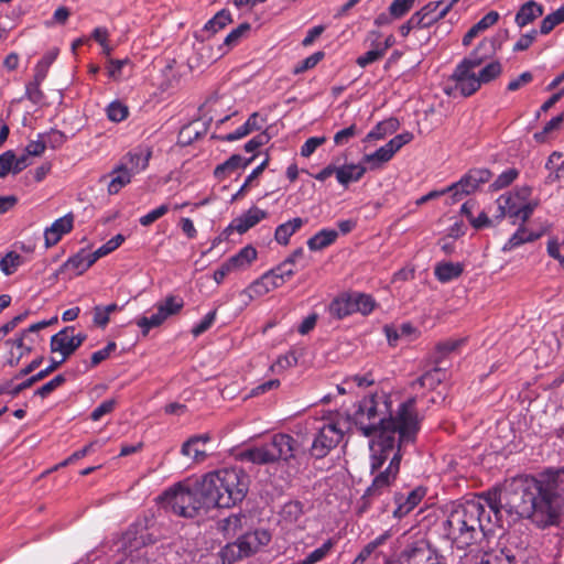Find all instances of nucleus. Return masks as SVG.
<instances>
[{
  "label": "nucleus",
  "instance_id": "f257e3e1",
  "mask_svg": "<svg viewBox=\"0 0 564 564\" xmlns=\"http://www.w3.org/2000/svg\"><path fill=\"white\" fill-rule=\"evenodd\" d=\"M505 511L512 521L525 519L539 529L558 527L564 514V466L522 475L455 505L443 524L445 536L459 550L477 543L490 531L491 513Z\"/></svg>",
  "mask_w": 564,
  "mask_h": 564
},
{
  "label": "nucleus",
  "instance_id": "f03ea898",
  "mask_svg": "<svg viewBox=\"0 0 564 564\" xmlns=\"http://www.w3.org/2000/svg\"><path fill=\"white\" fill-rule=\"evenodd\" d=\"M416 398L412 397L402 402L395 414H386L389 411L387 397L372 393L362 398L348 414V420L366 437L380 436L381 443L390 447L392 435L398 433L399 445H409L415 442L420 431V419L416 410Z\"/></svg>",
  "mask_w": 564,
  "mask_h": 564
},
{
  "label": "nucleus",
  "instance_id": "7ed1b4c3",
  "mask_svg": "<svg viewBox=\"0 0 564 564\" xmlns=\"http://www.w3.org/2000/svg\"><path fill=\"white\" fill-rule=\"evenodd\" d=\"M249 489V477L239 468H223L200 479V492L212 507L231 508L241 502Z\"/></svg>",
  "mask_w": 564,
  "mask_h": 564
},
{
  "label": "nucleus",
  "instance_id": "20e7f679",
  "mask_svg": "<svg viewBox=\"0 0 564 564\" xmlns=\"http://www.w3.org/2000/svg\"><path fill=\"white\" fill-rule=\"evenodd\" d=\"M306 457L304 446L293 436L285 433L274 434L269 443L248 448L241 453L243 460L253 464H269L282 459L286 463L295 462L301 465Z\"/></svg>",
  "mask_w": 564,
  "mask_h": 564
},
{
  "label": "nucleus",
  "instance_id": "39448f33",
  "mask_svg": "<svg viewBox=\"0 0 564 564\" xmlns=\"http://www.w3.org/2000/svg\"><path fill=\"white\" fill-rule=\"evenodd\" d=\"M161 499L166 509L184 518H194L200 510L212 508L200 492V480L192 487L177 484L165 490Z\"/></svg>",
  "mask_w": 564,
  "mask_h": 564
},
{
  "label": "nucleus",
  "instance_id": "423d86ee",
  "mask_svg": "<svg viewBox=\"0 0 564 564\" xmlns=\"http://www.w3.org/2000/svg\"><path fill=\"white\" fill-rule=\"evenodd\" d=\"M153 542L149 519L137 520L123 535L124 556L117 564H150L147 547Z\"/></svg>",
  "mask_w": 564,
  "mask_h": 564
},
{
  "label": "nucleus",
  "instance_id": "0eeeda50",
  "mask_svg": "<svg viewBox=\"0 0 564 564\" xmlns=\"http://www.w3.org/2000/svg\"><path fill=\"white\" fill-rule=\"evenodd\" d=\"M402 454L395 452L383 471L373 475L371 485L366 489L360 499L359 512L369 510L371 505L386 494L390 492L392 484L395 481L400 471V462Z\"/></svg>",
  "mask_w": 564,
  "mask_h": 564
},
{
  "label": "nucleus",
  "instance_id": "6e6552de",
  "mask_svg": "<svg viewBox=\"0 0 564 564\" xmlns=\"http://www.w3.org/2000/svg\"><path fill=\"white\" fill-rule=\"evenodd\" d=\"M497 215L495 219L500 221L505 217H508L511 224H517L520 220L525 224L532 216L535 208L539 206L538 200H530L528 203H521L517 200L516 196H503L500 195L497 200Z\"/></svg>",
  "mask_w": 564,
  "mask_h": 564
},
{
  "label": "nucleus",
  "instance_id": "1a4fd4ad",
  "mask_svg": "<svg viewBox=\"0 0 564 564\" xmlns=\"http://www.w3.org/2000/svg\"><path fill=\"white\" fill-rule=\"evenodd\" d=\"M400 564H446V560L424 541L409 543L399 554Z\"/></svg>",
  "mask_w": 564,
  "mask_h": 564
},
{
  "label": "nucleus",
  "instance_id": "9d476101",
  "mask_svg": "<svg viewBox=\"0 0 564 564\" xmlns=\"http://www.w3.org/2000/svg\"><path fill=\"white\" fill-rule=\"evenodd\" d=\"M74 326H66L51 337V351L62 356L61 360H55V362L64 364L86 340V334H74Z\"/></svg>",
  "mask_w": 564,
  "mask_h": 564
},
{
  "label": "nucleus",
  "instance_id": "9b49d317",
  "mask_svg": "<svg viewBox=\"0 0 564 564\" xmlns=\"http://www.w3.org/2000/svg\"><path fill=\"white\" fill-rule=\"evenodd\" d=\"M343 430L338 423H325L319 427L310 449V455L316 459H322L335 448L343 440Z\"/></svg>",
  "mask_w": 564,
  "mask_h": 564
},
{
  "label": "nucleus",
  "instance_id": "f8f14e48",
  "mask_svg": "<svg viewBox=\"0 0 564 564\" xmlns=\"http://www.w3.org/2000/svg\"><path fill=\"white\" fill-rule=\"evenodd\" d=\"M492 174L488 169H470L460 180L448 186L453 193V203L458 202L464 195L476 192L480 185L488 183Z\"/></svg>",
  "mask_w": 564,
  "mask_h": 564
},
{
  "label": "nucleus",
  "instance_id": "ddd939ff",
  "mask_svg": "<svg viewBox=\"0 0 564 564\" xmlns=\"http://www.w3.org/2000/svg\"><path fill=\"white\" fill-rule=\"evenodd\" d=\"M451 79L454 82L453 89L458 91L463 97L474 95L481 87L475 72L459 64L456 65Z\"/></svg>",
  "mask_w": 564,
  "mask_h": 564
},
{
  "label": "nucleus",
  "instance_id": "4468645a",
  "mask_svg": "<svg viewBox=\"0 0 564 564\" xmlns=\"http://www.w3.org/2000/svg\"><path fill=\"white\" fill-rule=\"evenodd\" d=\"M389 436L392 437L393 440V443L391 444L390 447H387L384 446L383 443H381L380 436H377V440L373 442L371 446V451L373 452L370 460L371 475H376L379 471H383L382 467L384 463L390 458L391 453L394 454L395 452L399 451V453L401 454V448L404 445H399L398 433H393L392 435Z\"/></svg>",
  "mask_w": 564,
  "mask_h": 564
},
{
  "label": "nucleus",
  "instance_id": "2eb2a0df",
  "mask_svg": "<svg viewBox=\"0 0 564 564\" xmlns=\"http://www.w3.org/2000/svg\"><path fill=\"white\" fill-rule=\"evenodd\" d=\"M498 40L496 37H486L479 42L477 47L458 64L474 70L479 67L486 59L495 55L498 46Z\"/></svg>",
  "mask_w": 564,
  "mask_h": 564
},
{
  "label": "nucleus",
  "instance_id": "dca6fc26",
  "mask_svg": "<svg viewBox=\"0 0 564 564\" xmlns=\"http://www.w3.org/2000/svg\"><path fill=\"white\" fill-rule=\"evenodd\" d=\"M272 539V535L267 529H256L250 532L241 534L237 541L240 544L242 554L248 557L267 546Z\"/></svg>",
  "mask_w": 564,
  "mask_h": 564
},
{
  "label": "nucleus",
  "instance_id": "f3484780",
  "mask_svg": "<svg viewBox=\"0 0 564 564\" xmlns=\"http://www.w3.org/2000/svg\"><path fill=\"white\" fill-rule=\"evenodd\" d=\"M267 217L268 213L265 210H262L257 206H252L241 216L236 217L226 228V231H237L238 234L242 235Z\"/></svg>",
  "mask_w": 564,
  "mask_h": 564
},
{
  "label": "nucleus",
  "instance_id": "a211bd4d",
  "mask_svg": "<svg viewBox=\"0 0 564 564\" xmlns=\"http://www.w3.org/2000/svg\"><path fill=\"white\" fill-rule=\"evenodd\" d=\"M61 367V362H55V359H51V364L45 368L39 371L35 375H30V378L24 380L23 382L12 387L10 382L4 383L3 386H0V394H10L12 398L17 397L20 392L23 390L32 387L34 383L43 380L48 375L54 372L56 369Z\"/></svg>",
  "mask_w": 564,
  "mask_h": 564
},
{
  "label": "nucleus",
  "instance_id": "6ab92c4d",
  "mask_svg": "<svg viewBox=\"0 0 564 564\" xmlns=\"http://www.w3.org/2000/svg\"><path fill=\"white\" fill-rule=\"evenodd\" d=\"M52 322H39L29 326V328L24 329L19 337L14 339H8L6 341L7 346L11 348L15 347L18 352H23V357L29 355L33 350V345L35 343L34 334L39 330L48 326Z\"/></svg>",
  "mask_w": 564,
  "mask_h": 564
},
{
  "label": "nucleus",
  "instance_id": "aec40b11",
  "mask_svg": "<svg viewBox=\"0 0 564 564\" xmlns=\"http://www.w3.org/2000/svg\"><path fill=\"white\" fill-rule=\"evenodd\" d=\"M285 282L272 268L249 286V292L251 295L262 296L282 286Z\"/></svg>",
  "mask_w": 564,
  "mask_h": 564
},
{
  "label": "nucleus",
  "instance_id": "412c9836",
  "mask_svg": "<svg viewBox=\"0 0 564 564\" xmlns=\"http://www.w3.org/2000/svg\"><path fill=\"white\" fill-rule=\"evenodd\" d=\"M425 494V488L416 487L409 491L405 498H403V496L395 497L397 508L393 510V516L395 518H402L410 513L421 502Z\"/></svg>",
  "mask_w": 564,
  "mask_h": 564
},
{
  "label": "nucleus",
  "instance_id": "4be33fe9",
  "mask_svg": "<svg viewBox=\"0 0 564 564\" xmlns=\"http://www.w3.org/2000/svg\"><path fill=\"white\" fill-rule=\"evenodd\" d=\"M366 172L367 167L364 165L362 161L360 163L344 164L337 166L336 180L346 188L350 183L360 181Z\"/></svg>",
  "mask_w": 564,
  "mask_h": 564
},
{
  "label": "nucleus",
  "instance_id": "5701e85b",
  "mask_svg": "<svg viewBox=\"0 0 564 564\" xmlns=\"http://www.w3.org/2000/svg\"><path fill=\"white\" fill-rule=\"evenodd\" d=\"M544 13V8L542 4L538 3L534 0H529L524 2L520 9L518 10L514 23L520 28H524L531 24L535 19L542 17Z\"/></svg>",
  "mask_w": 564,
  "mask_h": 564
},
{
  "label": "nucleus",
  "instance_id": "b1692460",
  "mask_svg": "<svg viewBox=\"0 0 564 564\" xmlns=\"http://www.w3.org/2000/svg\"><path fill=\"white\" fill-rule=\"evenodd\" d=\"M110 182L108 183V193L110 195L118 194L124 186L131 183L134 176L126 165L118 163L109 174Z\"/></svg>",
  "mask_w": 564,
  "mask_h": 564
},
{
  "label": "nucleus",
  "instance_id": "393cba45",
  "mask_svg": "<svg viewBox=\"0 0 564 564\" xmlns=\"http://www.w3.org/2000/svg\"><path fill=\"white\" fill-rule=\"evenodd\" d=\"M464 272V264L459 262L441 261L435 264L434 275L441 283H448L458 279Z\"/></svg>",
  "mask_w": 564,
  "mask_h": 564
},
{
  "label": "nucleus",
  "instance_id": "a878e982",
  "mask_svg": "<svg viewBox=\"0 0 564 564\" xmlns=\"http://www.w3.org/2000/svg\"><path fill=\"white\" fill-rule=\"evenodd\" d=\"M263 122L264 119L261 118L258 112H253L249 116V118L242 126L238 127L234 132L223 137L221 140L227 142L240 140L250 134L252 131L260 130L262 128Z\"/></svg>",
  "mask_w": 564,
  "mask_h": 564
},
{
  "label": "nucleus",
  "instance_id": "bb28decb",
  "mask_svg": "<svg viewBox=\"0 0 564 564\" xmlns=\"http://www.w3.org/2000/svg\"><path fill=\"white\" fill-rule=\"evenodd\" d=\"M248 517L245 513H231L225 519L218 521V530L226 538H234L237 535L245 525L247 524Z\"/></svg>",
  "mask_w": 564,
  "mask_h": 564
},
{
  "label": "nucleus",
  "instance_id": "cd10ccee",
  "mask_svg": "<svg viewBox=\"0 0 564 564\" xmlns=\"http://www.w3.org/2000/svg\"><path fill=\"white\" fill-rule=\"evenodd\" d=\"M499 18L500 15L497 11H489L487 14H485L477 23H475L466 32L462 41L463 45H470L475 37H477L481 32H485L487 29L496 24Z\"/></svg>",
  "mask_w": 564,
  "mask_h": 564
},
{
  "label": "nucleus",
  "instance_id": "c85d7f7f",
  "mask_svg": "<svg viewBox=\"0 0 564 564\" xmlns=\"http://www.w3.org/2000/svg\"><path fill=\"white\" fill-rule=\"evenodd\" d=\"M96 261L97 259H95L94 252L80 250L75 256L70 257L63 267L67 270H72L75 275H80L86 272Z\"/></svg>",
  "mask_w": 564,
  "mask_h": 564
},
{
  "label": "nucleus",
  "instance_id": "c756f323",
  "mask_svg": "<svg viewBox=\"0 0 564 564\" xmlns=\"http://www.w3.org/2000/svg\"><path fill=\"white\" fill-rule=\"evenodd\" d=\"M305 224L301 217L288 220L275 228L274 240L281 246H288L291 237L297 232Z\"/></svg>",
  "mask_w": 564,
  "mask_h": 564
},
{
  "label": "nucleus",
  "instance_id": "7c9ffc66",
  "mask_svg": "<svg viewBox=\"0 0 564 564\" xmlns=\"http://www.w3.org/2000/svg\"><path fill=\"white\" fill-rule=\"evenodd\" d=\"M258 252L254 247L248 245L240 249L236 254L227 259L232 271H241L250 267V264L257 259Z\"/></svg>",
  "mask_w": 564,
  "mask_h": 564
},
{
  "label": "nucleus",
  "instance_id": "2f4dec72",
  "mask_svg": "<svg viewBox=\"0 0 564 564\" xmlns=\"http://www.w3.org/2000/svg\"><path fill=\"white\" fill-rule=\"evenodd\" d=\"M337 238L338 231L323 228L307 240V247L311 251H319L332 246Z\"/></svg>",
  "mask_w": 564,
  "mask_h": 564
},
{
  "label": "nucleus",
  "instance_id": "473e14b6",
  "mask_svg": "<svg viewBox=\"0 0 564 564\" xmlns=\"http://www.w3.org/2000/svg\"><path fill=\"white\" fill-rule=\"evenodd\" d=\"M329 314L341 319L355 313L351 294H345L334 299L328 307Z\"/></svg>",
  "mask_w": 564,
  "mask_h": 564
},
{
  "label": "nucleus",
  "instance_id": "72a5a7b5",
  "mask_svg": "<svg viewBox=\"0 0 564 564\" xmlns=\"http://www.w3.org/2000/svg\"><path fill=\"white\" fill-rule=\"evenodd\" d=\"M446 378V371L435 365L432 370L424 372L420 378H417L413 383V388L419 386L420 388H427L430 390L435 389L441 382H443Z\"/></svg>",
  "mask_w": 564,
  "mask_h": 564
},
{
  "label": "nucleus",
  "instance_id": "f704fd0d",
  "mask_svg": "<svg viewBox=\"0 0 564 564\" xmlns=\"http://www.w3.org/2000/svg\"><path fill=\"white\" fill-rule=\"evenodd\" d=\"M541 237L540 234L529 232L524 224L521 223L517 231L503 245L502 251H511L525 242H532Z\"/></svg>",
  "mask_w": 564,
  "mask_h": 564
},
{
  "label": "nucleus",
  "instance_id": "c9c22d12",
  "mask_svg": "<svg viewBox=\"0 0 564 564\" xmlns=\"http://www.w3.org/2000/svg\"><path fill=\"white\" fill-rule=\"evenodd\" d=\"M393 158L392 152L387 144L380 147L373 153L365 154L361 159L362 163L368 164L370 170H378L384 163L389 162Z\"/></svg>",
  "mask_w": 564,
  "mask_h": 564
},
{
  "label": "nucleus",
  "instance_id": "e433bc0d",
  "mask_svg": "<svg viewBox=\"0 0 564 564\" xmlns=\"http://www.w3.org/2000/svg\"><path fill=\"white\" fill-rule=\"evenodd\" d=\"M126 165L133 175L144 171L149 164V156H144L141 152H128L119 162Z\"/></svg>",
  "mask_w": 564,
  "mask_h": 564
},
{
  "label": "nucleus",
  "instance_id": "4c0bfd02",
  "mask_svg": "<svg viewBox=\"0 0 564 564\" xmlns=\"http://www.w3.org/2000/svg\"><path fill=\"white\" fill-rule=\"evenodd\" d=\"M457 1L458 0H452L451 2L447 3L444 1H432L424 6L421 10L423 11V13H426V17L433 20L434 24L448 13V11Z\"/></svg>",
  "mask_w": 564,
  "mask_h": 564
},
{
  "label": "nucleus",
  "instance_id": "58836bf2",
  "mask_svg": "<svg viewBox=\"0 0 564 564\" xmlns=\"http://www.w3.org/2000/svg\"><path fill=\"white\" fill-rule=\"evenodd\" d=\"M184 307V301L176 295H167L162 302L156 303V310L167 319L170 316L178 314Z\"/></svg>",
  "mask_w": 564,
  "mask_h": 564
},
{
  "label": "nucleus",
  "instance_id": "ea45409f",
  "mask_svg": "<svg viewBox=\"0 0 564 564\" xmlns=\"http://www.w3.org/2000/svg\"><path fill=\"white\" fill-rule=\"evenodd\" d=\"M398 127L399 121L395 118L381 121L377 123L371 131L368 132L365 140L370 141L383 139L387 134L394 132Z\"/></svg>",
  "mask_w": 564,
  "mask_h": 564
},
{
  "label": "nucleus",
  "instance_id": "a19ab883",
  "mask_svg": "<svg viewBox=\"0 0 564 564\" xmlns=\"http://www.w3.org/2000/svg\"><path fill=\"white\" fill-rule=\"evenodd\" d=\"M464 340L462 339H447L436 345L435 351L432 356L433 364L440 365L451 352L455 351Z\"/></svg>",
  "mask_w": 564,
  "mask_h": 564
},
{
  "label": "nucleus",
  "instance_id": "79ce46f5",
  "mask_svg": "<svg viewBox=\"0 0 564 564\" xmlns=\"http://www.w3.org/2000/svg\"><path fill=\"white\" fill-rule=\"evenodd\" d=\"M564 22V6L560 7L554 12L544 17L541 21L540 29L538 32L542 35H547L551 33L557 25Z\"/></svg>",
  "mask_w": 564,
  "mask_h": 564
},
{
  "label": "nucleus",
  "instance_id": "37998d69",
  "mask_svg": "<svg viewBox=\"0 0 564 564\" xmlns=\"http://www.w3.org/2000/svg\"><path fill=\"white\" fill-rule=\"evenodd\" d=\"M231 22V13L228 10L223 9L219 12H217L210 20L207 21V23L204 26V30L215 34L218 31L225 29Z\"/></svg>",
  "mask_w": 564,
  "mask_h": 564
},
{
  "label": "nucleus",
  "instance_id": "c03bdc74",
  "mask_svg": "<svg viewBox=\"0 0 564 564\" xmlns=\"http://www.w3.org/2000/svg\"><path fill=\"white\" fill-rule=\"evenodd\" d=\"M355 313L370 314L375 308V300L369 294L351 293Z\"/></svg>",
  "mask_w": 564,
  "mask_h": 564
},
{
  "label": "nucleus",
  "instance_id": "a18cd8bd",
  "mask_svg": "<svg viewBox=\"0 0 564 564\" xmlns=\"http://www.w3.org/2000/svg\"><path fill=\"white\" fill-rule=\"evenodd\" d=\"M165 321V316L158 310L156 313L152 314L150 317L141 316L137 318L135 324L141 329L143 336H147L150 329L161 326Z\"/></svg>",
  "mask_w": 564,
  "mask_h": 564
},
{
  "label": "nucleus",
  "instance_id": "49530a36",
  "mask_svg": "<svg viewBox=\"0 0 564 564\" xmlns=\"http://www.w3.org/2000/svg\"><path fill=\"white\" fill-rule=\"evenodd\" d=\"M502 72L501 63L498 61H492L485 65L478 73L477 78L482 84H488L500 76Z\"/></svg>",
  "mask_w": 564,
  "mask_h": 564
},
{
  "label": "nucleus",
  "instance_id": "de8ad7c7",
  "mask_svg": "<svg viewBox=\"0 0 564 564\" xmlns=\"http://www.w3.org/2000/svg\"><path fill=\"white\" fill-rule=\"evenodd\" d=\"M299 362V354L296 350H289L286 354L279 356L276 361L270 367L273 372H281L296 366Z\"/></svg>",
  "mask_w": 564,
  "mask_h": 564
},
{
  "label": "nucleus",
  "instance_id": "09e8293b",
  "mask_svg": "<svg viewBox=\"0 0 564 564\" xmlns=\"http://www.w3.org/2000/svg\"><path fill=\"white\" fill-rule=\"evenodd\" d=\"M334 546L332 540H327L322 546L315 549L313 552L307 554L303 560L297 561L295 564H315L324 560Z\"/></svg>",
  "mask_w": 564,
  "mask_h": 564
},
{
  "label": "nucleus",
  "instance_id": "8fccbe9b",
  "mask_svg": "<svg viewBox=\"0 0 564 564\" xmlns=\"http://www.w3.org/2000/svg\"><path fill=\"white\" fill-rule=\"evenodd\" d=\"M107 118L112 122H121L129 116V108L119 100L111 101L106 108Z\"/></svg>",
  "mask_w": 564,
  "mask_h": 564
},
{
  "label": "nucleus",
  "instance_id": "3c124183",
  "mask_svg": "<svg viewBox=\"0 0 564 564\" xmlns=\"http://www.w3.org/2000/svg\"><path fill=\"white\" fill-rule=\"evenodd\" d=\"M220 556L224 563L232 564L234 562L248 557L246 554H242V550L238 541L227 543L220 551Z\"/></svg>",
  "mask_w": 564,
  "mask_h": 564
},
{
  "label": "nucleus",
  "instance_id": "603ef678",
  "mask_svg": "<svg viewBox=\"0 0 564 564\" xmlns=\"http://www.w3.org/2000/svg\"><path fill=\"white\" fill-rule=\"evenodd\" d=\"M325 56V53L323 51H317L313 53L312 55L307 56L303 61L299 62L292 73L294 75L303 74L310 69H313Z\"/></svg>",
  "mask_w": 564,
  "mask_h": 564
},
{
  "label": "nucleus",
  "instance_id": "864d4df0",
  "mask_svg": "<svg viewBox=\"0 0 564 564\" xmlns=\"http://www.w3.org/2000/svg\"><path fill=\"white\" fill-rule=\"evenodd\" d=\"M478 564H516L514 556L505 553L503 550L499 552H486L481 556Z\"/></svg>",
  "mask_w": 564,
  "mask_h": 564
},
{
  "label": "nucleus",
  "instance_id": "5fc2aeb1",
  "mask_svg": "<svg viewBox=\"0 0 564 564\" xmlns=\"http://www.w3.org/2000/svg\"><path fill=\"white\" fill-rule=\"evenodd\" d=\"M56 56V52H48L36 63L34 67V77L37 80H44L46 78L48 69Z\"/></svg>",
  "mask_w": 564,
  "mask_h": 564
},
{
  "label": "nucleus",
  "instance_id": "6e6d98bb",
  "mask_svg": "<svg viewBox=\"0 0 564 564\" xmlns=\"http://www.w3.org/2000/svg\"><path fill=\"white\" fill-rule=\"evenodd\" d=\"M518 176L519 171L514 167H510L498 175V177L491 183L490 187L494 191L502 189L512 184L518 178Z\"/></svg>",
  "mask_w": 564,
  "mask_h": 564
},
{
  "label": "nucleus",
  "instance_id": "4d7b16f0",
  "mask_svg": "<svg viewBox=\"0 0 564 564\" xmlns=\"http://www.w3.org/2000/svg\"><path fill=\"white\" fill-rule=\"evenodd\" d=\"M564 122V112L552 118L550 121L545 123L542 131L535 132L533 138L536 142H545L547 134L551 132L558 130L561 128V124Z\"/></svg>",
  "mask_w": 564,
  "mask_h": 564
},
{
  "label": "nucleus",
  "instance_id": "13d9d810",
  "mask_svg": "<svg viewBox=\"0 0 564 564\" xmlns=\"http://www.w3.org/2000/svg\"><path fill=\"white\" fill-rule=\"evenodd\" d=\"M282 518L290 522H296L303 514V505L300 501H289L282 508Z\"/></svg>",
  "mask_w": 564,
  "mask_h": 564
},
{
  "label": "nucleus",
  "instance_id": "bf43d9fd",
  "mask_svg": "<svg viewBox=\"0 0 564 564\" xmlns=\"http://www.w3.org/2000/svg\"><path fill=\"white\" fill-rule=\"evenodd\" d=\"M124 239V236L121 234L113 236L106 243L94 251L95 259L99 260L100 258L111 253L123 243Z\"/></svg>",
  "mask_w": 564,
  "mask_h": 564
},
{
  "label": "nucleus",
  "instance_id": "052dcab7",
  "mask_svg": "<svg viewBox=\"0 0 564 564\" xmlns=\"http://www.w3.org/2000/svg\"><path fill=\"white\" fill-rule=\"evenodd\" d=\"M21 263H22V257L19 253L11 251V252H8L1 259L0 269L4 274L10 275L17 270V268Z\"/></svg>",
  "mask_w": 564,
  "mask_h": 564
},
{
  "label": "nucleus",
  "instance_id": "680f3d73",
  "mask_svg": "<svg viewBox=\"0 0 564 564\" xmlns=\"http://www.w3.org/2000/svg\"><path fill=\"white\" fill-rule=\"evenodd\" d=\"M250 29L251 25L248 22L241 23L227 34L224 44L229 47L237 45L240 40L250 31Z\"/></svg>",
  "mask_w": 564,
  "mask_h": 564
},
{
  "label": "nucleus",
  "instance_id": "e2e57ef3",
  "mask_svg": "<svg viewBox=\"0 0 564 564\" xmlns=\"http://www.w3.org/2000/svg\"><path fill=\"white\" fill-rule=\"evenodd\" d=\"M170 210L169 204H162L156 208L150 210L148 214L140 217L139 223L141 226L148 227L152 225L154 221L166 215Z\"/></svg>",
  "mask_w": 564,
  "mask_h": 564
},
{
  "label": "nucleus",
  "instance_id": "0e129e2a",
  "mask_svg": "<svg viewBox=\"0 0 564 564\" xmlns=\"http://www.w3.org/2000/svg\"><path fill=\"white\" fill-rule=\"evenodd\" d=\"M15 153L8 150L0 154V177L4 178L9 173L14 174Z\"/></svg>",
  "mask_w": 564,
  "mask_h": 564
},
{
  "label": "nucleus",
  "instance_id": "69168bd1",
  "mask_svg": "<svg viewBox=\"0 0 564 564\" xmlns=\"http://www.w3.org/2000/svg\"><path fill=\"white\" fill-rule=\"evenodd\" d=\"M66 382L64 375H57L35 391V395L41 398L48 397L53 391L63 386Z\"/></svg>",
  "mask_w": 564,
  "mask_h": 564
},
{
  "label": "nucleus",
  "instance_id": "338daca9",
  "mask_svg": "<svg viewBox=\"0 0 564 564\" xmlns=\"http://www.w3.org/2000/svg\"><path fill=\"white\" fill-rule=\"evenodd\" d=\"M359 134V130L355 123L347 128H344L335 133L334 143L335 145H346L349 141Z\"/></svg>",
  "mask_w": 564,
  "mask_h": 564
},
{
  "label": "nucleus",
  "instance_id": "774afa93",
  "mask_svg": "<svg viewBox=\"0 0 564 564\" xmlns=\"http://www.w3.org/2000/svg\"><path fill=\"white\" fill-rule=\"evenodd\" d=\"M414 2L415 0H393L389 12L393 18L400 19L413 8Z\"/></svg>",
  "mask_w": 564,
  "mask_h": 564
}]
</instances>
